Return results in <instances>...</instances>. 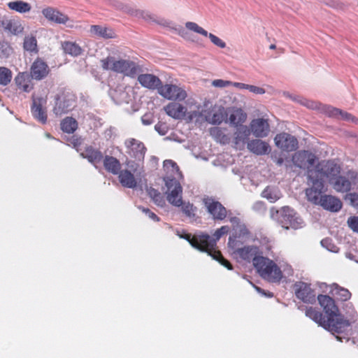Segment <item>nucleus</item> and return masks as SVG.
<instances>
[{"label":"nucleus","instance_id":"obj_9","mask_svg":"<svg viewBox=\"0 0 358 358\" xmlns=\"http://www.w3.org/2000/svg\"><path fill=\"white\" fill-rule=\"evenodd\" d=\"M317 157L312 152L306 150H301L294 153L292 156L294 164L301 169H307L308 173L310 170H314V164L317 161Z\"/></svg>","mask_w":358,"mask_h":358},{"label":"nucleus","instance_id":"obj_2","mask_svg":"<svg viewBox=\"0 0 358 358\" xmlns=\"http://www.w3.org/2000/svg\"><path fill=\"white\" fill-rule=\"evenodd\" d=\"M101 66L104 71H111L124 76L134 78L141 71L140 65L129 59H116L114 57L108 56L101 59Z\"/></svg>","mask_w":358,"mask_h":358},{"label":"nucleus","instance_id":"obj_55","mask_svg":"<svg viewBox=\"0 0 358 358\" xmlns=\"http://www.w3.org/2000/svg\"><path fill=\"white\" fill-rule=\"evenodd\" d=\"M231 86H234L238 89H244V90H248V84H245V83H236V82H234V83L232 82V84Z\"/></svg>","mask_w":358,"mask_h":358},{"label":"nucleus","instance_id":"obj_7","mask_svg":"<svg viewBox=\"0 0 358 358\" xmlns=\"http://www.w3.org/2000/svg\"><path fill=\"white\" fill-rule=\"evenodd\" d=\"M181 238L187 240L189 244L194 248L201 252L207 251L209 247L215 245V240L207 234H201L199 235L192 236L190 234H185L180 236Z\"/></svg>","mask_w":358,"mask_h":358},{"label":"nucleus","instance_id":"obj_3","mask_svg":"<svg viewBox=\"0 0 358 358\" xmlns=\"http://www.w3.org/2000/svg\"><path fill=\"white\" fill-rule=\"evenodd\" d=\"M258 274L269 282H279L283 277L280 268L271 259L261 256L254 259Z\"/></svg>","mask_w":358,"mask_h":358},{"label":"nucleus","instance_id":"obj_48","mask_svg":"<svg viewBox=\"0 0 358 358\" xmlns=\"http://www.w3.org/2000/svg\"><path fill=\"white\" fill-rule=\"evenodd\" d=\"M164 167L166 169H171L173 173L179 171L177 164L171 159H166L164 162Z\"/></svg>","mask_w":358,"mask_h":358},{"label":"nucleus","instance_id":"obj_32","mask_svg":"<svg viewBox=\"0 0 358 358\" xmlns=\"http://www.w3.org/2000/svg\"><path fill=\"white\" fill-rule=\"evenodd\" d=\"M74 102L75 99L73 97L64 98L63 100H59L57 101L53 111L57 115L60 116L68 113L73 107Z\"/></svg>","mask_w":358,"mask_h":358},{"label":"nucleus","instance_id":"obj_49","mask_svg":"<svg viewBox=\"0 0 358 358\" xmlns=\"http://www.w3.org/2000/svg\"><path fill=\"white\" fill-rule=\"evenodd\" d=\"M140 210H142L150 219L152 220L155 222H159L160 218L153 212H152L149 208L144 207H138Z\"/></svg>","mask_w":358,"mask_h":358},{"label":"nucleus","instance_id":"obj_30","mask_svg":"<svg viewBox=\"0 0 358 358\" xmlns=\"http://www.w3.org/2000/svg\"><path fill=\"white\" fill-rule=\"evenodd\" d=\"M4 30L13 35L17 36L24 31V27L19 20H7L1 22Z\"/></svg>","mask_w":358,"mask_h":358},{"label":"nucleus","instance_id":"obj_10","mask_svg":"<svg viewBox=\"0 0 358 358\" xmlns=\"http://www.w3.org/2000/svg\"><path fill=\"white\" fill-rule=\"evenodd\" d=\"M158 92L162 96L166 99L178 101H184L187 96L184 89L172 84L161 85Z\"/></svg>","mask_w":358,"mask_h":358},{"label":"nucleus","instance_id":"obj_58","mask_svg":"<svg viewBox=\"0 0 358 358\" xmlns=\"http://www.w3.org/2000/svg\"><path fill=\"white\" fill-rule=\"evenodd\" d=\"M283 162H284V159H283L282 157H279V158H278V159L275 160V163H276V164H277V165H278V166H281V165H282Z\"/></svg>","mask_w":358,"mask_h":358},{"label":"nucleus","instance_id":"obj_59","mask_svg":"<svg viewBox=\"0 0 358 358\" xmlns=\"http://www.w3.org/2000/svg\"><path fill=\"white\" fill-rule=\"evenodd\" d=\"M73 143L74 145V147L80 145L81 144L80 139L78 138L73 139Z\"/></svg>","mask_w":358,"mask_h":358},{"label":"nucleus","instance_id":"obj_46","mask_svg":"<svg viewBox=\"0 0 358 358\" xmlns=\"http://www.w3.org/2000/svg\"><path fill=\"white\" fill-rule=\"evenodd\" d=\"M12 71L4 66H0V85L6 86L12 80Z\"/></svg>","mask_w":358,"mask_h":358},{"label":"nucleus","instance_id":"obj_27","mask_svg":"<svg viewBox=\"0 0 358 358\" xmlns=\"http://www.w3.org/2000/svg\"><path fill=\"white\" fill-rule=\"evenodd\" d=\"M81 156L94 165L101 163L103 158L102 152L92 146L86 147Z\"/></svg>","mask_w":358,"mask_h":358},{"label":"nucleus","instance_id":"obj_54","mask_svg":"<svg viewBox=\"0 0 358 358\" xmlns=\"http://www.w3.org/2000/svg\"><path fill=\"white\" fill-rule=\"evenodd\" d=\"M248 90L256 94H263L265 93V90L264 88L255 85H248Z\"/></svg>","mask_w":358,"mask_h":358},{"label":"nucleus","instance_id":"obj_11","mask_svg":"<svg viewBox=\"0 0 358 358\" xmlns=\"http://www.w3.org/2000/svg\"><path fill=\"white\" fill-rule=\"evenodd\" d=\"M345 176H338L333 183L334 189L339 192H348L351 189L352 183H355L357 179L358 174L355 171L350 170L346 173Z\"/></svg>","mask_w":358,"mask_h":358},{"label":"nucleus","instance_id":"obj_57","mask_svg":"<svg viewBox=\"0 0 358 358\" xmlns=\"http://www.w3.org/2000/svg\"><path fill=\"white\" fill-rule=\"evenodd\" d=\"M351 201L352 203H355L358 201V194H350Z\"/></svg>","mask_w":358,"mask_h":358},{"label":"nucleus","instance_id":"obj_63","mask_svg":"<svg viewBox=\"0 0 358 358\" xmlns=\"http://www.w3.org/2000/svg\"><path fill=\"white\" fill-rule=\"evenodd\" d=\"M327 240H322L321 243H322V245H324V243L325 242H327Z\"/></svg>","mask_w":358,"mask_h":358},{"label":"nucleus","instance_id":"obj_38","mask_svg":"<svg viewBox=\"0 0 358 358\" xmlns=\"http://www.w3.org/2000/svg\"><path fill=\"white\" fill-rule=\"evenodd\" d=\"M251 133L250 129L245 125L241 124L236 127V131L234 133V143H245Z\"/></svg>","mask_w":358,"mask_h":358},{"label":"nucleus","instance_id":"obj_28","mask_svg":"<svg viewBox=\"0 0 358 358\" xmlns=\"http://www.w3.org/2000/svg\"><path fill=\"white\" fill-rule=\"evenodd\" d=\"M248 149L258 155H262L270 151L269 145L259 139H255L248 143Z\"/></svg>","mask_w":358,"mask_h":358},{"label":"nucleus","instance_id":"obj_16","mask_svg":"<svg viewBox=\"0 0 358 358\" xmlns=\"http://www.w3.org/2000/svg\"><path fill=\"white\" fill-rule=\"evenodd\" d=\"M41 13L48 22L55 24H66L69 21V17L67 15L52 6L43 8Z\"/></svg>","mask_w":358,"mask_h":358},{"label":"nucleus","instance_id":"obj_33","mask_svg":"<svg viewBox=\"0 0 358 358\" xmlns=\"http://www.w3.org/2000/svg\"><path fill=\"white\" fill-rule=\"evenodd\" d=\"M102 162L105 169L113 175H117L121 170L120 162L113 156H105Z\"/></svg>","mask_w":358,"mask_h":358},{"label":"nucleus","instance_id":"obj_45","mask_svg":"<svg viewBox=\"0 0 358 358\" xmlns=\"http://www.w3.org/2000/svg\"><path fill=\"white\" fill-rule=\"evenodd\" d=\"M147 192L156 205L162 207L165 204L164 196L157 189L150 187L147 189Z\"/></svg>","mask_w":358,"mask_h":358},{"label":"nucleus","instance_id":"obj_52","mask_svg":"<svg viewBox=\"0 0 358 358\" xmlns=\"http://www.w3.org/2000/svg\"><path fill=\"white\" fill-rule=\"evenodd\" d=\"M231 84H232L231 81L224 80L222 79L214 80L212 83V85L216 87H225L231 86Z\"/></svg>","mask_w":358,"mask_h":358},{"label":"nucleus","instance_id":"obj_25","mask_svg":"<svg viewBox=\"0 0 358 358\" xmlns=\"http://www.w3.org/2000/svg\"><path fill=\"white\" fill-rule=\"evenodd\" d=\"M324 209L331 211L338 212L342 208L341 201L331 195H323L320 197L319 203Z\"/></svg>","mask_w":358,"mask_h":358},{"label":"nucleus","instance_id":"obj_13","mask_svg":"<svg viewBox=\"0 0 358 358\" xmlns=\"http://www.w3.org/2000/svg\"><path fill=\"white\" fill-rule=\"evenodd\" d=\"M275 145L287 152L296 150L298 148V140L294 136L282 132L275 136Z\"/></svg>","mask_w":358,"mask_h":358},{"label":"nucleus","instance_id":"obj_56","mask_svg":"<svg viewBox=\"0 0 358 358\" xmlns=\"http://www.w3.org/2000/svg\"><path fill=\"white\" fill-rule=\"evenodd\" d=\"M178 33L183 38L186 40H189L188 33L183 28H180V29H178Z\"/></svg>","mask_w":358,"mask_h":358},{"label":"nucleus","instance_id":"obj_5","mask_svg":"<svg viewBox=\"0 0 358 358\" xmlns=\"http://www.w3.org/2000/svg\"><path fill=\"white\" fill-rule=\"evenodd\" d=\"M341 166L332 160L322 161L315 166L314 170L308 172V178H315L324 181V178L329 180L337 177L341 172Z\"/></svg>","mask_w":358,"mask_h":358},{"label":"nucleus","instance_id":"obj_40","mask_svg":"<svg viewBox=\"0 0 358 358\" xmlns=\"http://www.w3.org/2000/svg\"><path fill=\"white\" fill-rule=\"evenodd\" d=\"M225 117L224 108L213 110L206 116V120L213 124H220L222 122Z\"/></svg>","mask_w":358,"mask_h":358},{"label":"nucleus","instance_id":"obj_35","mask_svg":"<svg viewBox=\"0 0 358 358\" xmlns=\"http://www.w3.org/2000/svg\"><path fill=\"white\" fill-rule=\"evenodd\" d=\"M213 259L217 261L220 264L226 267L229 270H232L233 266L226 259L224 258L221 252L217 250V243L215 241V245L209 247V250L206 251Z\"/></svg>","mask_w":358,"mask_h":358},{"label":"nucleus","instance_id":"obj_53","mask_svg":"<svg viewBox=\"0 0 358 358\" xmlns=\"http://www.w3.org/2000/svg\"><path fill=\"white\" fill-rule=\"evenodd\" d=\"M299 102L301 104L306 106L308 108L315 109L317 108V103L310 100H308L306 99H301Z\"/></svg>","mask_w":358,"mask_h":358},{"label":"nucleus","instance_id":"obj_42","mask_svg":"<svg viewBox=\"0 0 358 358\" xmlns=\"http://www.w3.org/2000/svg\"><path fill=\"white\" fill-rule=\"evenodd\" d=\"M210 134L215 139L216 141L222 144H227L230 141L229 136L224 133V130L222 128H211L210 129Z\"/></svg>","mask_w":358,"mask_h":358},{"label":"nucleus","instance_id":"obj_43","mask_svg":"<svg viewBox=\"0 0 358 358\" xmlns=\"http://www.w3.org/2000/svg\"><path fill=\"white\" fill-rule=\"evenodd\" d=\"M77 128L78 122L73 117H67L61 122V129L65 133L72 134Z\"/></svg>","mask_w":358,"mask_h":358},{"label":"nucleus","instance_id":"obj_21","mask_svg":"<svg viewBox=\"0 0 358 358\" xmlns=\"http://www.w3.org/2000/svg\"><path fill=\"white\" fill-rule=\"evenodd\" d=\"M138 166V164H136L135 167L134 165L130 166V168L134 171V173L127 169L120 171V172L117 173L118 180L122 187L134 189L137 186V180L135 178L134 173H136Z\"/></svg>","mask_w":358,"mask_h":358},{"label":"nucleus","instance_id":"obj_17","mask_svg":"<svg viewBox=\"0 0 358 358\" xmlns=\"http://www.w3.org/2000/svg\"><path fill=\"white\" fill-rule=\"evenodd\" d=\"M46 100L42 97H33L31 112L35 119L42 124H45L48 116L45 107Z\"/></svg>","mask_w":358,"mask_h":358},{"label":"nucleus","instance_id":"obj_36","mask_svg":"<svg viewBox=\"0 0 358 358\" xmlns=\"http://www.w3.org/2000/svg\"><path fill=\"white\" fill-rule=\"evenodd\" d=\"M62 48L65 54L78 57L83 53L82 48L76 42L65 41L62 43Z\"/></svg>","mask_w":358,"mask_h":358},{"label":"nucleus","instance_id":"obj_19","mask_svg":"<svg viewBox=\"0 0 358 358\" xmlns=\"http://www.w3.org/2000/svg\"><path fill=\"white\" fill-rule=\"evenodd\" d=\"M50 71L48 64L41 57H37L31 65L30 75L33 79L36 80L45 78Z\"/></svg>","mask_w":358,"mask_h":358},{"label":"nucleus","instance_id":"obj_41","mask_svg":"<svg viewBox=\"0 0 358 358\" xmlns=\"http://www.w3.org/2000/svg\"><path fill=\"white\" fill-rule=\"evenodd\" d=\"M247 118V115L241 109H236L230 115L229 120L230 124L235 127L242 124Z\"/></svg>","mask_w":358,"mask_h":358},{"label":"nucleus","instance_id":"obj_51","mask_svg":"<svg viewBox=\"0 0 358 358\" xmlns=\"http://www.w3.org/2000/svg\"><path fill=\"white\" fill-rule=\"evenodd\" d=\"M229 229V228L228 226L221 227L220 229H218L215 231V232L214 234V236L215 237V238H213V239L215 240V241L217 240H219L222 237V236L228 233Z\"/></svg>","mask_w":358,"mask_h":358},{"label":"nucleus","instance_id":"obj_39","mask_svg":"<svg viewBox=\"0 0 358 358\" xmlns=\"http://www.w3.org/2000/svg\"><path fill=\"white\" fill-rule=\"evenodd\" d=\"M23 49L31 55L38 54V43L35 36L29 34L24 38Z\"/></svg>","mask_w":358,"mask_h":358},{"label":"nucleus","instance_id":"obj_37","mask_svg":"<svg viewBox=\"0 0 358 358\" xmlns=\"http://www.w3.org/2000/svg\"><path fill=\"white\" fill-rule=\"evenodd\" d=\"M327 113L331 117H341V119L346 121H351L356 124L358 123V119L353 116L352 114L344 112L338 108L334 107H328Z\"/></svg>","mask_w":358,"mask_h":358},{"label":"nucleus","instance_id":"obj_14","mask_svg":"<svg viewBox=\"0 0 358 358\" xmlns=\"http://www.w3.org/2000/svg\"><path fill=\"white\" fill-rule=\"evenodd\" d=\"M125 146L131 157L138 161L143 160L147 149L142 142L135 138H129L125 141Z\"/></svg>","mask_w":358,"mask_h":358},{"label":"nucleus","instance_id":"obj_62","mask_svg":"<svg viewBox=\"0 0 358 358\" xmlns=\"http://www.w3.org/2000/svg\"><path fill=\"white\" fill-rule=\"evenodd\" d=\"M142 120H143V122L145 124H150V122H148V121H145L143 118L142 119Z\"/></svg>","mask_w":358,"mask_h":358},{"label":"nucleus","instance_id":"obj_24","mask_svg":"<svg viewBox=\"0 0 358 358\" xmlns=\"http://www.w3.org/2000/svg\"><path fill=\"white\" fill-rule=\"evenodd\" d=\"M32 79L27 72H20L14 78L17 90L21 92H30L34 88Z\"/></svg>","mask_w":358,"mask_h":358},{"label":"nucleus","instance_id":"obj_64","mask_svg":"<svg viewBox=\"0 0 358 358\" xmlns=\"http://www.w3.org/2000/svg\"><path fill=\"white\" fill-rule=\"evenodd\" d=\"M262 204H263L262 202H258V203H256V205H262Z\"/></svg>","mask_w":358,"mask_h":358},{"label":"nucleus","instance_id":"obj_18","mask_svg":"<svg viewBox=\"0 0 358 358\" xmlns=\"http://www.w3.org/2000/svg\"><path fill=\"white\" fill-rule=\"evenodd\" d=\"M312 183V186L306 189V194L308 200L315 204H319L322 192L324 188V181L315 178H308Z\"/></svg>","mask_w":358,"mask_h":358},{"label":"nucleus","instance_id":"obj_8","mask_svg":"<svg viewBox=\"0 0 358 358\" xmlns=\"http://www.w3.org/2000/svg\"><path fill=\"white\" fill-rule=\"evenodd\" d=\"M317 300L320 306L323 308L327 317L336 324V321L338 317L345 320L344 317L338 313V308L335 304L334 300L328 295L320 294L317 296Z\"/></svg>","mask_w":358,"mask_h":358},{"label":"nucleus","instance_id":"obj_47","mask_svg":"<svg viewBox=\"0 0 358 358\" xmlns=\"http://www.w3.org/2000/svg\"><path fill=\"white\" fill-rule=\"evenodd\" d=\"M335 295L338 299L342 301H346L351 297V293L350 291L343 287H337L335 289Z\"/></svg>","mask_w":358,"mask_h":358},{"label":"nucleus","instance_id":"obj_29","mask_svg":"<svg viewBox=\"0 0 358 358\" xmlns=\"http://www.w3.org/2000/svg\"><path fill=\"white\" fill-rule=\"evenodd\" d=\"M90 31L92 35L104 39L115 38L116 37L115 32L113 29L101 25H92L90 28Z\"/></svg>","mask_w":358,"mask_h":358},{"label":"nucleus","instance_id":"obj_4","mask_svg":"<svg viewBox=\"0 0 358 358\" xmlns=\"http://www.w3.org/2000/svg\"><path fill=\"white\" fill-rule=\"evenodd\" d=\"M306 315L315 321L320 326L331 331L333 334L343 333L350 325L348 320H343L341 317L337 319L336 324L332 323L327 316H324L320 311L313 307L306 308Z\"/></svg>","mask_w":358,"mask_h":358},{"label":"nucleus","instance_id":"obj_1","mask_svg":"<svg viewBox=\"0 0 358 358\" xmlns=\"http://www.w3.org/2000/svg\"><path fill=\"white\" fill-rule=\"evenodd\" d=\"M164 180L169 192L167 195L168 201L175 206H182V211L187 217H194L197 208L189 202L182 203V188L179 181L175 178L169 176L165 177Z\"/></svg>","mask_w":358,"mask_h":358},{"label":"nucleus","instance_id":"obj_12","mask_svg":"<svg viewBox=\"0 0 358 358\" xmlns=\"http://www.w3.org/2000/svg\"><path fill=\"white\" fill-rule=\"evenodd\" d=\"M294 289L296 298L303 302L313 303L315 301V294L310 284L302 281L296 282L294 285Z\"/></svg>","mask_w":358,"mask_h":358},{"label":"nucleus","instance_id":"obj_6","mask_svg":"<svg viewBox=\"0 0 358 358\" xmlns=\"http://www.w3.org/2000/svg\"><path fill=\"white\" fill-rule=\"evenodd\" d=\"M271 215L273 218L278 215L277 217L278 223L286 229L289 228L296 229L301 227V220L296 216L294 210L288 206L282 207L280 210L272 208Z\"/></svg>","mask_w":358,"mask_h":358},{"label":"nucleus","instance_id":"obj_15","mask_svg":"<svg viewBox=\"0 0 358 358\" xmlns=\"http://www.w3.org/2000/svg\"><path fill=\"white\" fill-rule=\"evenodd\" d=\"M203 203L208 212L213 216L215 220H223L227 216L226 208L219 201L213 199H205Z\"/></svg>","mask_w":358,"mask_h":358},{"label":"nucleus","instance_id":"obj_20","mask_svg":"<svg viewBox=\"0 0 358 358\" xmlns=\"http://www.w3.org/2000/svg\"><path fill=\"white\" fill-rule=\"evenodd\" d=\"M259 252L258 247L248 245L236 249L234 250V255L238 261H245L247 262L252 261L254 264V259L261 257V255H258Z\"/></svg>","mask_w":358,"mask_h":358},{"label":"nucleus","instance_id":"obj_50","mask_svg":"<svg viewBox=\"0 0 358 358\" xmlns=\"http://www.w3.org/2000/svg\"><path fill=\"white\" fill-rule=\"evenodd\" d=\"M348 224L352 230L358 233V217L352 216L349 217L348 220Z\"/></svg>","mask_w":358,"mask_h":358},{"label":"nucleus","instance_id":"obj_34","mask_svg":"<svg viewBox=\"0 0 358 358\" xmlns=\"http://www.w3.org/2000/svg\"><path fill=\"white\" fill-rule=\"evenodd\" d=\"M7 6L10 10L20 14L29 13L31 10V5L22 0H15L7 3Z\"/></svg>","mask_w":358,"mask_h":358},{"label":"nucleus","instance_id":"obj_26","mask_svg":"<svg viewBox=\"0 0 358 358\" xmlns=\"http://www.w3.org/2000/svg\"><path fill=\"white\" fill-rule=\"evenodd\" d=\"M138 81L144 87L155 90L160 87L161 80L156 76L150 73L141 74L138 76Z\"/></svg>","mask_w":358,"mask_h":358},{"label":"nucleus","instance_id":"obj_60","mask_svg":"<svg viewBox=\"0 0 358 358\" xmlns=\"http://www.w3.org/2000/svg\"><path fill=\"white\" fill-rule=\"evenodd\" d=\"M255 289L259 292H261V293H263L265 294L264 293V291L263 289H262L260 287H255Z\"/></svg>","mask_w":358,"mask_h":358},{"label":"nucleus","instance_id":"obj_23","mask_svg":"<svg viewBox=\"0 0 358 358\" xmlns=\"http://www.w3.org/2000/svg\"><path fill=\"white\" fill-rule=\"evenodd\" d=\"M185 27L194 32L199 34L203 36H208L210 41L216 46L220 48H224L226 47V43L217 36L210 33L208 34L206 30L199 26L196 23L193 22H187L185 23Z\"/></svg>","mask_w":358,"mask_h":358},{"label":"nucleus","instance_id":"obj_31","mask_svg":"<svg viewBox=\"0 0 358 358\" xmlns=\"http://www.w3.org/2000/svg\"><path fill=\"white\" fill-rule=\"evenodd\" d=\"M164 110L166 114L175 119L182 118L186 113V108L176 102L169 103Z\"/></svg>","mask_w":358,"mask_h":358},{"label":"nucleus","instance_id":"obj_22","mask_svg":"<svg viewBox=\"0 0 358 358\" xmlns=\"http://www.w3.org/2000/svg\"><path fill=\"white\" fill-rule=\"evenodd\" d=\"M250 127L251 132L257 138L266 137L270 132V125L266 119H254L251 121Z\"/></svg>","mask_w":358,"mask_h":358},{"label":"nucleus","instance_id":"obj_44","mask_svg":"<svg viewBox=\"0 0 358 358\" xmlns=\"http://www.w3.org/2000/svg\"><path fill=\"white\" fill-rule=\"evenodd\" d=\"M262 196L268 200L271 203H274L281 197V194L278 189L266 187L262 192Z\"/></svg>","mask_w":358,"mask_h":358},{"label":"nucleus","instance_id":"obj_61","mask_svg":"<svg viewBox=\"0 0 358 358\" xmlns=\"http://www.w3.org/2000/svg\"><path fill=\"white\" fill-rule=\"evenodd\" d=\"M269 48H270L271 50H274V49H275V48H276V46H275V44H271V45H270Z\"/></svg>","mask_w":358,"mask_h":358}]
</instances>
